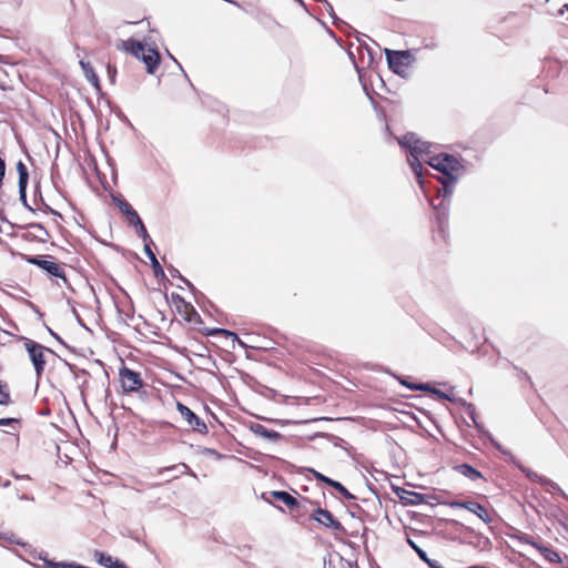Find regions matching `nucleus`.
<instances>
[{
    "mask_svg": "<svg viewBox=\"0 0 568 568\" xmlns=\"http://www.w3.org/2000/svg\"><path fill=\"white\" fill-rule=\"evenodd\" d=\"M425 162L442 173V176H439L438 180L443 184V195H450L453 192V185L464 171L460 162L454 155L449 154L433 155L425 159Z\"/></svg>",
    "mask_w": 568,
    "mask_h": 568,
    "instance_id": "nucleus-1",
    "label": "nucleus"
},
{
    "mask_svg": "<svg viewBox=\"0 0 568 568\" xmlns=\"http://www.w3.org/2000/svg\"><path fill=\"white\" fill-rule=\"evenodd\" d=\"M118 48L131 52L135 58L142 60L146 67V71L151 74L154 73L159 67L160 54L158 50L148 47L140 41H122Z\"/></svg>",
    "mask_w": 568,
    "mask_h": 568,
    "instance_id": "nucleus-2",
    "label": "nucleus"
},
{
    "mask_svg": "<svg viewBox=\"0 0 568 568\" xmlns=\"http://www.w3.org/2000/svg\"><path fill=\"white\" fill-rule=\"evenodd\" d=\"M119 383L123 394H144L145 382L140 372L129 368L122 363L119 368Z\"/></svg>",
    "mask_w": 568,
    "mask_h": 568,
    "instance_id": "nucleus-3",
    "label": "nucleus"
},
{
    "mask_svg": "<svg viewBox=\"0 0 568 568\" xmlns=\"http://www.w3.org/2000/svg\"><path fill=\"white\" fill-rule=\"evenodd\" d=\"M310 507L312 520L326 529L334 531L344 530L342 523L329 510L322 508L318 501H310Z\"/></svg>",
    "mask_w": 568,
    "mask_h": 568,
    "instance_id": "nucleus-4",
    "label": "nucleus"
},
{
    "mask_svg": "<svg viewBox=\"0 0 568 568\" xmlns=\"http://www.w3.org/2000/svg\"><path fill=\"white\" fill-rule=\"evenodd\" d=\"M171 303L175 312L187 323L200 325L203 323L201 315L197 313L192 303L187 302L178 293L171 294Z\"/></svg>",
    "mask_w": 568,
    "mask_h": 568,
    "instance_id": "nucleus-5",
    "label": "nucleus"
},
{
    "mask_svg": "<svg viewBox=\"0 0 568 568\" xmlns=\"http://www.w3.org/2000/svg\"><path fill=\"white\" fill-rule=\"evenodd\" d=\"M398 142L402 146L409 150L410 155L420 156L423 161L430 156V144L422 141L415 133H406Z\"/></svg>",
    "mask_w": 568,
    "mask_h": 568,
    "instance_id": "nucleus-6",
    "label": "nucleus"
},
{
    "mask_svg": "<svg viewBox=\"0 0 568 568\" xmlns=\"http://www.w3.org/2000/svg\"><path fill=\"white\" fill-rule=\"evenodd\" d=\"M176 409L183 417V419L186 422L187 426L199 434H207L209 428L205 424V422L200 418L193 410H191L187 406L182 404L181 402L176 403Z\"/></svg>",
    "mask_w": 568,
    "mask_h": 568,
    "instance_id": "nucleus-7",
    "label": "nucleus"
},
{
    "mask_svg": "<svg viewBox=\"0 0 568 568\" xmlns=\"http://www.w3.org/2000/svg\"><path fill=\"white\" fill-rule=\"evenodd\" d=\"M30 263L39 266L41 270L45 271L48 274L62 278L67 282L64 267L61 263L55 262L52 257L50 258H39L33 257L30 260Z\"/></svg>",
    "mask_w": 568,
    "mask_h": 568,
    "instance_id": "nucleus-8",
    "label": "nucleus"
},
{
    "mask_svg": "<svg viewBox=\"0 0 568 568\" xmlns=\"http://www.w3.org/2000/svg\"><path fill=\"white\" fill-rule=\"evenodd\" d=\"M26 348L30 355V358L33 363L36 371H37V374L40 375L44 369V365H45L44 353L48 349L44 346H42L41 344H38L33 341H28L26 343Z\"/></svg>",
    "mask_w": 568,
    "mask_h": 568,
    "instance_id": "nucleus-9",
    "label": "nucleus"
},
{
    "mask_svg": "<svg viewBox=\"0 0 568 568\" xmlns=\"http://www.w3.org/2000/svg\"><path fill=\"white\" fill-rule=\"evenodd\" d=\"M386 59L395 72H402L409 64L410 53L408 51H392L386 50Z\"/></svg>",
    "mask_w": 568,
    "mask_h": 568,
    "instance_id": "nucleus-10",
    "label": "nucleus"
},
{
    "mask_svg": "<svg viewBox=\"0 0 568 568\" xmlns=\"http://www.w3.org/2000/svg\"><path fill=\"white\" fill-rule=\"evenodd\" d=\"M120 210L123 214L126 215L128 223L130 225L138 227V233L141 236L145 237L148 234L146 229H145L143 222L141 221L139 214L136 213V211L132 207V205L128 202H122L120 204Z\"/></svg>",
    "mask_w": 568,
    "mask_h": 568,
    "instance_id": "nucleus-11",
    "label": "nucleus"
},
{
    "mask_svg": "<svg viewBox=\"0 0 568 568\" xmlns=\"http://www.w3.org/2000/svg\"><path fill=\"white\" fill-rule=\"evenodd\" d=\"M94 558L99 565L105 568H128L123 561H120L119 559L113 558L111 555L100 550L94 551Z\"/></svg>",
    "mask_w": 568,
    "mask_h": 568,
    "instance_id": "nucleus-12",
    "label": "nucleus"
},
{
    "mask_svg": "<svg viewBox=\"0 0 568 568\" xmlns=\"http://www.w3.org/2000/svg\"><path fill=\"white\" fill-rule=\"evenodd\" d=\"M272 497L278 501H282L291 510L293 507L298 506V499L284 490H274L271 493Z\"/></svg>",
    "mask_w": 568,
    "mask_h": 568,
    "instance_id": "nucleus-13",
    "label": "nucleus"
},
{
    "mask_svg": "<svg viewBox=\"0 0 568 568\" xmlns=\"http://www.w3.org/2000/svg\"><path fill=\"white\" fill-rule=\"evenodd\" d=\"M16 169L19 175V191L21 194H24L29 180L28 168L22 161H19Z\"/></svg>",
    "mask_w": 568,
    "mask_h": 568,
    "instance_id": "nucleus-14",
    "label": "nucleus"
},
{
    "mask_svg": "<svg viewBox=\"0 0 568 568\" xmlns=\"http://www.w3.org/2000/svg\"><path fill=\"white\" fill-rule=\"evenodd\" d=\"M462 506L468 509L469 511L476 514L484 521L490 520L487 509L480 504L475 501H467L462 504Z\"/></svg>",
    "mask_w": 568,
    "mask_h": 568,
    "instance_id": "nucleus-15",
    "label": "nucleus"
},
{
    "mask_svg": "<svg viewBox=\"0 0 568 568\" xmlns=\"http://www.w3.org/2000/svg\"><path fill=\"white\" fill-rule=\"evenodd\" d=\"M310 501L311 500L308 498L302 497L301 500H298V506L293 507L291 509L292 516L295 519H300L301 517L305 516L308 511H311V509L307 507V505L310 506Z\"/></svg>",
    "mask_w": 568,
    "mask_h": 568,
    "instance_id": "nucleus-16",
    "label": "nucleus"
},
{
    "mask_svg": "<svg viewBox=\"0 0 568 568\" xmlns=\"http://www.w3.org/2000/svg\"><path fill=\"white\" fill-rule=\"evenodd\" d=\"M408 160V163L413 170V172L415 173L416 178L418 179V183H423L422 181V178H423V165H422V161H420V156H415V155H408L407 158Z\"/></svg>",
    "mask_w": 568,
    "mask_h": 568,
    "instance_id": "nucleus-17",
    "label": "nucleus"
},
{
    "mask_svg": "<svg viewBox=\"0 0 568 568\" xmlns=\"http://www.w3.org/2000/svg\"><path fill=\"white\" fill-rule=\"evenodd\" d=\"M252 430L261 436V437H264V438H267V439H277L280 438V434L275 430H272V429H267L265 426L261 425V424H256L254 426H252Z\"/></svg>",
    "mask_w": 568,
    "mask_h": 568,
    "instance_id": "nucleus-18",
    "label": "nucleus"
},
{
    "mask_svg": "<svg viewBox=\"0 0 568 568\" xmlns=\"http://www.w3.org/2000/svg\"><path fill=\"white\" fill-rule=\"evenodd\" d=\"M456 470L471 480H476L481 477L480 473L468 464L456 466Z\"/></svg>",
    "mask_w": 568,
    "mask_h": 568,
    "instance_id": "nucleus-19",
    "label": "nucleus"
},
{
    "mask_svg": "<svg viewBox=\"0 0 568 568\" xmlns=\"http://www.w3.org/2000/svg\"><path fill=\"white\" fill-rule=\"evenodd\" d=\"M12 404L9 384L0 379V405L9 406Z\"/></svg>",
    "mask_w": 568,
    "mask_h": 568,
    "instance_id": "nucleus-20",
    "label": "nucleus"
},
{
    "mask_svg": "<svg viewBox=\"0 0 568 568\" xmlns=\"http://www.w3.org/2000/svg\"><path fill=\"white\" fill-rule=\"evenodd\" d=\"M81 67L84 71V74L87 77V79L94 85V87H99V78L98 75L95 74L93 68L91 67V64L89 62H81Z\"/></svg>",
    "mask_w": 568,
    "mask_h": 568,
    "instance_id": "nucleus-21",
    "label": "nucleus"
},
{
    "mask_svg": "<svg viewBox=\"0 0 568 568\" xmlns=\"http://www.w3.org/2000/svg\"><path fill=\"white\" fill-rule=\"evenodd\" d=\"M326 485L334 488L338 494L347 499L354 498V496L339 481L329 478L326 480Z\"/></svg>",
    "mask_w": 568,
    "mask_h": 568,
    "instance_id": "nucleus-22",
    "label": "nucleus"
},
{
    "mask_svg": "<svg viewBox=\"0 0 568 568\" xmlns=\"http://www.w3.org/2000/svg\"><path fill=\"white\" fill-rule=\"evenodd\" d=\"M326 485L334 488L338 494L347 499L354 498V496L339 481L329 478L326 480Z\"/></svg>",
    "mask_w": 568,
    "mask_h": 568,
    "instance_id": "nucleus-23",
    "label": "nucleus"
},
{
    "mask_svg": "<svg viewBox=\"0 0 568 568\" xmlns=\"http://www.w3.org/2000/svg\"><path fill=\"white\" fill-rule=\"evenodd\" d=\"M201 333L205 336H217V335H229V336H233V337H236V335L234 333H231L230 331H226L224 328H204V329H200Z\"/></svg>",
    "mask_w": 568,
    "mask_h": 568,
    "instance_id": "nucleus-24",
    "label": "nucleus"
},
{
    "mask_svg": "<svg viewBox=\"0 0 568 568\" xmlns=\"http://www.w3.org/2000/svg\"><path fill=\"white\" fill-rule=\"evenodd\" d=\"M403 385L407 386L408 388L410 389H416V390H428V392H433L435 394H438V395H443V393L440 390H437V389H433L430 388L429 385L427 384H410V383H407V382H402Z\"/></svg>",
    "mask_w": 568,
    "mask_h": 568,
    "instance_id": "nucleus-25",
    "label": "nucleus"
},
{
    "mask_svg": "<svg viewBox=\"0 0 568 568\" xmlns=\"http://www.w3.org/2000/svg\"><path fill=\"white\" fill-rule=\"evenodd\" d=\"M4 174H6V162L0 156V187L2 186Z\"/></svg>",
    "mask_w": 568,
    "mask_h": 568,
    "instance_id": "nucleus-26",
    "label": "nucleus"
},
{
    "mask_svg": "<svg viewBox=\"0 0 568 568\" xmlns=\"http://www.w3.org/2000/svg\"><path fill=\"white\" fill-rule=\"evenodd\" d=\"M311 473L313 474V476L318 480V481H322V483H325L326 484V480L329 479V477L321 474L320 471L317 470H314L312 469Z\"/></svg>",
    "mask_w": 568,
    "mask_h": 568,
    "instance_id": "nucleus-27",
    "label": "nucleus"
},
{
    "mask_svg": "<svg viewBox=\"0 0 568 568\" xmlns=\"http://www.w3.org/2000/svg\"><path fill=\"white\" fill-rule=\"evenodd\" d=\"M12 424H19V419H16V418H1L0 419V426L12 425Z\"/></svg>",
    "mask_w": 568,
    "mask_h": 568,
    "instance_id": "nucleus-28",
    "label": "nucleus"
},
{
    "mask_svg": "<svg viewBox=\"0 0 568 568\" xmlns=\"http://www.w3.org/2000/svg\"><path fill=\"white\" fill-rule=\"evenodd\" d=\"M544 552H545V556L549 559V560H554V557H558V555L556 552H554L552 550L548 549V548H544L542 549Z\"/></svg>",
    "mask_w": 568,
    "mask_h": 568,
    "instance_id": "nucleus-29",
    "label": "nucleus"
},
{
    "mask_svg": "<svg viewBox=\"0 0 568 568\" xmlns=\"http://www.w3.org/2000/svg\"><path fill=\"white\" fill-rule=\"evenodd\" d=\"M178 466L173 465V466H170V467H162V468H159L156 470V475H162L164 474L165 471H171V470H174Z\"/></svg>",
    "mask_w": 568,
    "mask_h": 568,
    "instance_id": "nucleus-30",
    "label": "nucleus"
},
{
    "mask_svg": "<svg viewBox=\"0 0 568 568\" xmlns=\"http://www.w3.org/2000/svg\"><path fill=\"white\" fill-rule=\"evenodd\" d=\"M108 72H109V75L111 78V81L113 82L114 81V75H115V68L111 67L110 64L108 65Z\"/></svg>",
    "mask_w": 568,
    "mask_h": 568,
    "instance_id": "nucleus-31",
    "label": "nucleus"
},
{
    "mask_svg": "<svg viewBox=\"0 0 568 568\" xmlns=\"http://www.w3.org/2000/svg\"><path fill=\"white\" fill-rule=\"evenodd\" d=\"M545 484H546L547 486H549L548 491L552 494V493H554V490H552V489H554L555 485H554L552 483H548L547 480H545Z\"/></svg>",
    "mask_w": 568,
    "mask_h": 568,
    "instance_id": "nucleus-32",
    "label": "nucleus"
},
{
    "mask_svg": "<svg viewBox=\"0 0 568 568\" xmlns=\"http://www.w3.org/2000/svg\"><path fill=\"white\" fill-rule=\"evenodd\" d=\"M527 476H528V477H530V478H532V479H537V478H538V479H541V478H540L537 474H535V473H527Z\"/></svg>",
    "mask_w": 568,
    "mask_h": 568,
    "instance_id": "nucleus-33",
    "label": "nucleus"
},
{
    "mask_svg": "<svg viewBox=\"0 0 568 568\" xmlns=\"http://www.w3.org/2000/svg\"><path fill=\"white\" fill-rule=\"evenodd\" d=\"M568 10V4H565L560 10H559V13L560 14H564L565 11Z\"/></svg>",
    "mask_w": 568,
    "mask_h": 568,
    "instance_id": "nucleus-34",
    "label": "nucleus"
},
{
    "mask_svg": "<svg viewBox=\"0 0 568 568\" xmlns=\"http://www.w3.org/2000/svg\"><path fill=\"white\" fill-rule=\"evenodd\" d=\"M152 258H153V261H154V264H155L156 266H160V265H159V262H158V260L155 258V256H154V255H152Z\"/></svg>",
    "mask_w": 568,
    "mask_h": 568,
    "instance_id": "nucleus-35",
    "label": "nucleus"
},
{
    "mask_svg": "<svg viewBox=\"0 0 568 568\" xmlns=\"http://www.w3.org/2000/svg\"><path fill=\"white\" fill-rule=\"evenodd\" d=\"M180 466H181L184 470H186V469L189 468V467H187V465H185V464H181Z\"/></svg>",
    "mask_w": 568,
    "mask_h": 568,
    "instance_id": "nucleus-36",
    "label": "nucleus"
},
{
    "mask_svg": "<svg viewBox=\"0 0 568 568\" xmlns=\"http://www.w3.org/2000/svg\"><path fill=\"white\" fill-rule=\"evenodd\" d=\"M2 334L10 336V334L7 331H1Z\"/></svg>",
    "mask_w": 568,
    "mask_h": 568,
    "instance_id": "nucleus-37",
    "label": "nucleus"
},
{
    "mask_svg": "<svg viewBox=\"0 0 568 568\" xmlns=\"http://www.w3.org/2000/svg\"><path fill=\"white\" fill-rule=\"evenodd\" d=\"M2 61V55H0V62Z\"/></svg>",
    "mask_w": 568,
    "mask_h": 568,
    "instance_id": "nucleus-38",
    "label": "nucleus"
}]
</instances>
